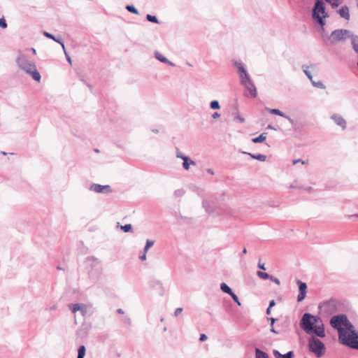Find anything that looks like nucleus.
Here are the masks:
<instances>
[{"label":"nucleus","mask_w":358,"mask_h":358,"mask_svg":"<svg viewBox=\"0 0 358 358\" xmlns=\"http://www.w3.org/2000/svg\"><path fill=\"white\" fill-rule=\"evenodd\" d=\"M300 326L308 334H315L317 337L324 338L326 336L324 324L322 320L310 313L303 315Z\"/></svg>","instance_id":"obj_2"},{"label":"nucleus","mask_w":358,"mask_h":358,"mask_svg":"<svg viewBox=\"0 0 358 358\" xmlns=\"http://www.w3.org/2000/svg\"><path fill=\"white\" fill-rule=\"evenodd\" d=\"M117 312L120 314H124V310L122 308H118Z\"/></svg>","instance_id":"obj_51"},{"label":"nucleus","mask_w":358,"mask_h":358,"mask_svg":"<svg viewBox=\"0 0 358 358\" xmlns=\"http://www.w3.org/2000/svg\"><path fill=\"white\" fill-rule=\"evenodd\" d=\"M64 50V54H65V57H66V60L68 61V62H69V64H71V59L70 56H69V54L66 52V50H65V49H64V50Z\"/></svg>","instance_id":"obj_41"},{"label":"nucleus","mask_w":358,"mask_h":358,"mask_svg":"<svg viewBox=\"0 0 358 358\" xmlns=\"http://www.w3.org/2000/svg\"><path fill=\"white\" fill-rule=\"evenodd\" d=\"M356 6L358 8V0H356Z\"/></svg>","instance_id":"obj_62"},{"label":"nucleus","mask_w":358,"mask_h":358,"mask_svg":"<svg viewBox=\"0 0 358 358\" xmlns=\"http://www.w3.org/2000/svg\"><path fill=\"white\" fill-rule=\"evenodd\" d=\"M357 66H358V62H357Z\"/></svg>","instance_id":"obj_64"},{"label":"nucleus","mask_w":358,"mask_h":358,"mask_svg":"<svg viewBox=\"0 0 358 358\" xmlns=\"http://www.w3.org/2000/svg\"><path fill=\"white\" fill-rule=\"evenodd\" d=\"M311 84H312L314 87H317V88H320V89H322V90H324V89H325V88H326L325 85H324L323 84V83H322V82H321V81H317V82H316V81H315L314 80H313L311 81Z\"/></svg>","instance_id":"obj_27"},{"label":"nucleus","mask_w":358,"mask_h":358,"mask_svg":"<svg viewBox=\"0 0 358 358\" xmlns=\"http://www.w3.org/2000/svg\"><path fill=\"white\" fill-rule=\"evenodd\" d=\"M117 227H120V229H122L124 232H130L132 231V227H131V224H130L122 226L120 224L119 222H117Z\"/></svg>","instance_id":"obj_24"},{"label":"nucleus","mask_w":358,"mask_h":358,"mask_svg":"<svg viewBox=\"0 0 358 358\" xmlns=\"http://www.w3.org/2000/svg\"><path fill=\"white\" fill-rule=\"evenodd\" d=\"M267 129H275L274 127L273 126H271V125H268L267 127Z\"/></svg>","instance_id":"obj_55"},{"label":"nucleus","mask_w":358,"mask_h":358,"mask_svg":"<svg viewBox=\"0 0 358 358\" xmlns=\"http://www.w3.org/2000/svg\"><path fill=\"white\" fill-rule=\"evenodd\" d=\"M255 358H268V355L260 349L255 348Z\"/></svg>","instance_id":"obj_22"},{"label":"nucleus","mask_w":358,"mask_h":358,"mask_svg":"<svg viewBox=\"0 0 358 358\" xmlns=\"http://www.w3.org/2000/svg\"><path fill=\"white\" fill-rule=\"evenodd\" d=\"M32 51L34 54H36V50L34 48H32Z\"/></svg>","instance_id":"obj_59"},{"label":"nucleus","mask_w":358,"mask_h":358,"mask_svg":"<svg viewBox=\"0 0 358 358\" xmlns=\"http://www.w3.org/2000/svg\"><path fill=\"white\" fill-rule=\"evenodd\" d=\"M231 296V298L233 299V300L234 301V302L238 305V306H241V302L239 301V299L237 296L236 294H235L234 292L232 293V294L230 295Z\"/></svg>","instance_id":"obj_36"},{"label":"nucleus","mask_w":358,"mask_h":358,"mask_svg":"<svg viewBox=\"0 0 358 358\" xmlns=\"http://www.w3.org/2000/svg\"><path fill=\"white\" fill-rule=\"evenodd\" d=\"M266 139V133H262L259 136L253 138L252 139V141L253 143H262Z\"/></svg>","instance_id":"obj_21"},{"label":"nucleus","mask_w":358,"mask_h":358,"mask_svg":"<svg viewBox=\"0 0 358 358\" xmlns=\"http://www.w3.org/2000/svg\"><path fill=\"white\" fill-rule=\"evenodd\" d=\"M210 108L213 110L219 109L220 108V103L217 100L212 101L210 103Z\"/></svg>","instance_id":"obj_31"},{"label":"nucleus","mask_w":358,"mask_h":358,"mask_svg":"<svg viewBox=\"0 0 358 358\" xmlns=\"http://www.w3.org/2000/svg\"><path fill=\"white\" fill-rule=\"evenodd\" d=\"M297 284L299 285V293L297 296V301L299 302L302 301L306 295V289H307V285L305 282H301V280H297Z\"/></svg>","instance_id":"obj_11"},{"label":"nucleus","mask_w":358,"mask_h":358,"mask_svg":"<svg viewBox=\"0 0 358 358\" xmlns=\"http://www.w3.org/2000/svg\"><path fill=\"white\" fill-rule=\"evenodd\" d=\"M207 340V336L204 334H202L200 335L199 341H205Z\"/></svg>","instance_id":"obj_44"},{"label":"nucleus","mask_w":358,"mask_h":358,"mask_svg":"<svg viewBox=\"0 0 358 358\" xmlns=\"http://www.w3.org/2000/svg\"><path fill=\"white\" fill-rule=\"evenodd\" d=\"M154 243H155V241H150V240H147L145 248H144L145 252H147L148 250H149V248L150 247H152L154 245Z\"/></svg>","instance_id":"obj_34"},{"label":"nucleus","mask_w":358,"mask_h":358,"mask_svg":"<svg viewBox=\"0 0 358 358\" xmlns=\"http://www.w3.org/2000/svg\"><path fill=\"white\" fill-rule=\"evenodd\" d=\"M43 35L48 38H50V39H52L53 41H55V42L59 43L61 45H62V48L63 50H64V43L62 41L61 39L58 38H56L54 35H52V34L50 33H48L47 31H44L43 32Z\"/></svg>","instance_id":"obj_18"},{"label":"nucleus","mask_w":358,"mask_h":358,"mask_svg":"<svg viewBox=\"0 0 358 358\" xmlns=\"http://www.w3.org/2000/svg\"><path fill=\"white\" fill-rule=\"evenodd\" d=\"M308 341L309 350L313 352L317 357H321L324 355L325 345L319 338L313 336L308 338Z\"/></svg>","instance_id":"obj_6"},{"label":"nucleus","mask_w":358,"mask_h":358,"mask_svg":"<svg viewBox=\"0 0 358 358\" xmlns=\"http://www.w3.org/2000/svg\"><path fill=\"white\" fill-rule=\"evenodd\" d=\"M266 110H268L269 111L270 113L271 114H273V115H279V116H281L282 117H285L286 118L291 124H294V120L292 119L289 116L287 115L286 114H285L284 113H282L281 110H280L279 109H276V108H273V109H269V108H266Z\"/></svg>","instance_id":"obj_14"},{"label":"nucleus","mask_w":358,"mask_h":358,"mask_svg":"<svg viewBox=\"0 0 358 358\" xmlns=\"http://www.w3.org/2000/svg\"><path fill=\"white\" fill-rule=\"evenodd\" d=\"M126 9L134 14H138V10L133 5H127Z\"/></svg>","instance_id":"obj_32"},{"label":"nucleus","mask_w":358,"mask_h":358,"mask_svg":"<svg viewBox=\"0 0 358 358\" xmlns=\"http://www.w3.org/2000/svg\"><path fill=\"white\" fill-rule=\"evenodd\" d=\"M350 31L347 29H336L331 34H322V39L327 46L336 45L350 38Z\"/></svg>","instance_id":"obj_4"},{"label":"nucleus","mask_w":358,"mask_h":358,"mask_svg":"<svg viewBox=\"0 0 358 358\" xmlns=\"http://www.w3.org/2000/svg\"><path fill=\"white\" fill-rule=\"evenodd\" d=\"M182 160H183L182 167L185 170H188L189 169L190 164H192V165L196 164L195 162L189 159V158L188 157H186Z\"/></svg>","instance_id":"obj_20"},{"label":"nucleus","mask_w":358,"mask_h":358,"mask_svg":"<svg viewBox=\"0 0 358 358\" xmlns=\"http://www.w3.org/2000/svg\"><path fill=\"white\" fill-rule=\"evenodd\" d=\"M268 279H270L272 282H275L278 285H280V284L279 279L273 275H270V278Z\"/></svg>","instance_id":"obj_38"},{"label":"nucleus","mask_w":358,"mask_h":358,"mask_svg":"<svg viewBox=\"0 0 358 358\" xmlns=\"http://www.w3.org/2000/svg\"><path fill=\"white\" fill-rule=\"evenodd\" d=\"M155 57L161 62L169 64L171 66H175V64L172 62L169 61L168 59H166V57H165L164 55H162L160 52L157 51L155 52Z\"/></svg>","instance_id":"obj_16"},{"label":"nucleus","mask_w":358,"mask_h":358,"mask_svg":"<svg viewBox=\"0 0 358 358\" xmlns=\"http://www.w3.org/2000/svg\"><path fill=\"white\" fill-rule=\"evenodd\" d=\"M332 328L338 331L339 342L350 348L358 350V331L344 314L333 316L330 319Z\"/></svg>","instance_id":"obj_1"},{"label":"nucleus","mask_w":358,"mask_h":358,"mask_svg":"<svg viewBox=\"0 0 358 358\" xmlns=\"http://www.w3.org/2000/svg\"><path fill=\"white\" fill-rule=\"evenodd\" d=\"M146 253L147 252H144L143 254L139 257L141 260L143 261L146 259Z\"/></svg>","instance_id":"obj_49"},{"label":"nucleus","mask_w":358,"mask_h":358,"mask_svg":"<svg viewBox=\"0 0 358 358\" xmlns=\"http://www.w3.org/2000/svg\"><path fill=\"white\" fill-rule=\"evenodd\" d=\"M153 131H154L155 133H157V132H158V130H157V129H156V130H153Z\"/></svg>","instance_id":"obj_63"},{"label":"nucleus","mask_w":358,"mask_h":358,"mask_svg":"<svg viewBox=\"0 0 358 358\" xmlns=\"http://www.w3.org/2000/svg\"><path fill=\"white\" fill-rule=\"evenodd\" d=\"M15 62L20 69L30 75L34 80L40 82L41 76L37 71L36 63L34 60L28 59L24 55L20 54L17 57Z\"/></svg>","instance_id":"obj_3"},{"label":"nucleus","mask_w":358,"mask_h":358,"mask_svg":"<svg viewBox=\"0 0 358 358\" xmlns=\"http://www.w3.org/2000/svg\"><path fill=\"white\" fill-rule=\"evenodd\" d=\"M203 207L206 209V212H208V213L212 212V210H210V207L208 203V201L207 200L203 201Z\"/></svg>","instance_id":"obj_35"},{"label":"nucleus","mask_w":358,"mask_h":358,"mask_svg":"<svg viewBox=\"0 0 358 358\" xmlns=\"http://www.w3.org/2000/svg\"><path fill=\"white\" fill-rule=\"evenodd\" d=\"M246 253H247V249L245 248H244L243 250V254H246Z\"/></svg>","instance_id":"obj_57"},{"label":"nucleus","mask_w":358,"mask_h":358,"mask_svg":"<svg viewBox=\"0 0 358 358\" xmlns=\"http://www.w3.org/2000/svg\"><path fill=\"white\" fill-rule=\"evenodd\" d=\"M236 120H238L239 122H245V118L241 117V115H238L236 117H235Z\"/></svg>","instance_id":"obj_45"},{"label":"nucleus","mask_w":358,"mask_h":358,"mask_svg":"<svg viewBox=\"0 0 358 358\" xmlns=\"http://www.w3.org/2000/svg\"><path fill=\"white\" fill-rule=\"evenodd\" d=\"M268 320L271 321V327H273V324L275 323V319L273 318V317H268L267 318Z\"/></svg>","instance_id":"obj_48"},{"label":"nucleus","mask_w":358,"mask_h":358,"mask_svg":"<svg viewBox=\"0 0 358 358\" xmlns=\"http://www.w3.org/2000/svg\"><path fill=\"white\" fill-rule=\"evenodd\" d=\"M331 119L334 121V122L342 127L343 129L346 127V122L345 120L339 115L334 114L331 115Z\"/></svg>","instance_id":"obj_13"},{"label":"nucleus","mask_w":358,"mask_h":358,"mask_svg":"<svg viewBox=\"0 0 358 358\" xmlns=\"http://www.w3.org/2000/svg\"><path fill=\"white\" fill-rule=\"evenodd\" d=\"M308 66H303V73L306 74V76L308 78V79L311 82L313 80V78L312 73H310V71L308 70Z\"/></svg>","instance_id":"obj_29"},{"label":"nucleus","mask_w":358,"mask_h":358,"mask_svg":"<svg viewBox=\"0 0 358 358\" xmlns=\"http://www.w3.org/2000/svg\"><path fill=\"white\" fill-rule=\"evenodd\" d=\"M258 267L262 270H266V268H265V266H264V264H262L260 262V261L258 262Z\"/></svg>","instance_id":"obj_47"},{"label":"nucleus","mask_w":358,"mask_h":358,"mask_svg":"<svg viewBox=\"0 0 358 358\" xmlns=\"http://www.w3.org/2000/svg\"><path fill=\"white\" fill-rule=\"evenodd\" d=\"M127 322H128L129 324L131 323V321H130V319L129 318L128 320H127Z\"/></svg>","instance_id":"obj_61"},{"label":"nucleus","mask_w":358,"mask_h":358,"mask_svg":"<svg viewBox=\"0 0 358 358\" xmlns=\"http://www.w3.org/2000/svg\"><path fill=\"white\" fill-rule=\"evenodd\" d=\"M208 172L209 173H210V174H213V170H212V169H208Z\"/></svg>","instance_id":"obj_56"},{"label":"nucleus","mask_w":358,"mask_h":358,"mask_svg":"<svg viewBox=\"0 0 358 358\" xmlns=\"http://www.w3.org/2000/svg\"><path fill=\"white\" fill-rule=\"evenodd\" d=\"M275 301H274V300H271V301H270V303H269V306H268V307H269V308H272L273 306H275Z\"/></svg>","instance_id":"obj_50"},{"label":"nucleus","mask_w":358,"mask_h":358,"mask_svg":"<svg viewBox=\"0 0 358 358\" xmlns=\"http://www.w3.org/2000/svg\"><path fill=\"white\" fill-rule=\"evenodd\" d=\"M90 190L96 193H109L112 191L109 185H101L96 183L90 185Z\"/></svg>","instance_id":"obj_10"},{"label":"nucleus","mask_w":358,"mask_h":358,"mask_svg":"<svg viewBox=\"0 0 358 358\" xmlns=\"http://www.w3.org/2000/svg\"><path fill=\"white\" fill-rule=\"evenodd\" d=\"M0 27L6 29L7 27V23L3 17L0 18Z\"/></svg>","instance_id":"obj_37"},{"label":"nucleus","mask_w":358,"mask_h":358,"mask_svg":"<svg viewBox=\"0 0 358 358\" xmlns=\"http://www.w3.org/2000/svg\"><path fill=\"white\" fill-rule=\"evenodd\" d=\"M328 17L329 14L326 11L323 0H316L313 8L312 18L321 26L323 31L326 24L325 19Z\"/></svg>","instance_id":"obj_5"},{"label":"nucleus","mask_w":358,"mask_h":358,"mask_svg":"<svg viewBox=\"0 0 358 358\" xmlns=\"http://www.w3.org/2000/svg\"><path fill=\"white\" fill-rule=\"evenodd\" d=\"M352 45L354 50L358 53V36H355L352 40Z\"/></svg>","instance_id":"obj_28"},{"label":"nucleus","mask_w":358,"mask_h":358,"mask_svg":"<svg viewBox=\"0 0 358 358\" xmlns=\"http://www.w3.org/2000/svg\"><path fill=\"white\" fill-rule=\"evenodd\" d=\"M322 307L324 311L327 314H332L336 311V303L332 300L324 302Z\"/></svg>","instance_id":"obj_12"},{"label":"nucleus","mask_w":358,"mask_h":358,"mask_svg":"<svg viewBox=\"0 0 358 358\" xmlns=\"http://www.w3.org/2000/svg\"><path fill=\"white\" fill-rule=\"evenodd\" d=\"M85 347L84 345H80L78 350V357L77 358H84L85 355Z\"/></svg>","instance_id":"obj_25"},{"label":"nucleus","mask_w":358,"mask_h":358,"mask_svg":"<svg viewBox=\"0 0 358 358\" xmlns=\"http://www.w3.org/2000/svg\"><path fill=\"white\" fill-rule=\"evenodd\" d=\"M146 19L149 22H154V23H159L158 19L155 16H154V15H151L150 14H148L146 15Z\"/></svg>","instance_id":"obj_33"},{"label":"nucleus","mask_w":358,"mask_h":358,"mask_svg":"<svg viewBox=\"0 0 358 358\" xmlns=\"http://www.w3.org/2000/svg\"><path fill=\"white\" fill-rule=\"evenodd\" d=\"M233 65L238 70V72L239 73V77H240L241 82L243 80L246 79V78H249L250 77V76H249L247 70L245 69L243 62H238V61H233Z\"/></svg>","instance_id":"obj_8"},{"label":"nucleus","mask_w":358,"mask_h":358,"mask_svg":"<svg viewBox=\"0 0 358 358\" xmlns=\"http://www.w3.org/2000/svg\"><path fill=\"white\" fill-rule=\"evenodd\" d=\"M241 83L247 90V92L245 93V95L246 96H250L252 98H255L257 96V88L250 77L246 78V79H245V80H243L241 82Z\"/></svg>","instance_id":"obj_7"},{"label":"nucleus","mask_w":358,"mask_h":358,"mask_svg":"<svg viewBox=\"0 0 358 358\" xmlns=\"http://www.w3.org/2000/svg\"><path fill=\"white\" fill-rule=\"evenodd\" d=\"M56 308H57V306L55 305H54L53 306L50 307L48 309L51 310H55Z\"/></svg>","instance_id":"obj_54"},{"label":"nucleus","mask_w":358,"mask_h":358,"mask_svg":"<svg viewBox=\"0 0 358 358\" xmlns=\"http://www.w3.org/2000/svg\"><path fill=\"white\" fill-rule=\"evenodd\" d=\"M257 275L259 278L263 279V280H266V279H268L270 278V275L267 273H265V272H263V271H257Z\"/></svg>","instance_id":"obj_30"},{"label":"nucleus","mask_w":358,"mask_h":358,"mask_svg":"<svg viewBox=\"0 0 358 358\" xmlns=\"http://www.w3.org/2000/svg\"><path fill=\"white\" fill-rule=\"evenodd\" d=\"M270 331H271V332L274 333V334H278V331H276L275 330V329H274L273 327H271V328Z\"/></svg>","instance_id":"obj_52"},{"label":"nucleus","mask_w":358,"mask_h":358,"mask_svg":"<svg viewBox=\"0 0 358 358\" xmlns=\"http://www.w3.org/2000/svg\"><path fill=\"white\" fill-rule=\"evenodd\" d=\"M127 322H128L129 324L131 323V321H130V319L129 318L128 320H127Z\"/></svg>","instance_id":"obj_60"},{"label":"nucleus","mask_w":358,"mask_h":358,"mask_svg":"<svg viewBox=\"0 0 358 358\" xmlns=\"http://www.w3.org/2000/svg\"><path fill=\"white\" fill-rule=\"evenodd\" d=\"M176 157L178 158L183 159L187 156L184 155L178 149L176 150Z\"/></svg>","instance_id":"obj_39"},{"label":"nucleus","mask_w":358,"mask_h":358,"mask_svg":"<svg viewBox=\"0 0 358 358\" xmlns=\"http://www.w3.org/2000/svg\"><path fill=\"white\" fill-rule=\"evenodd\" d=\"M220 289L223 292L227 293L229 295L232 294L233 293L231 289L224 282L221 283Z\"/></svg>","instance_id":"obj_23"},{"label":"nucleus","mask_w":358,"mask_h":358,"mask_svg":"<svg viewBox=\"0 0 358 358\" xmlns=\"http://www.w3.org/2000/svg\"><path fill=\"white\" fill-rule=\"evenodd\" d=\"M69 308L73 313L80 311L83 316L87 314V307L84 303H71L69 305Z\"/></svg>","instance_id":"obj_9"},{"label":"nucleus","mask_w":358,"mask_h":358,"mask_svg":"<svg viewBox=\"0 0 358 358\" xmlns=\"http://www.w3.org/2000/svg\"><path fill=\"white\" fill-rule=\"evenodd\" d=\"M338 14L340 15V16L347 20H348L350 19V11H349V8L348 6L345 5V6H343L338 10Z\"/></svg>","instance_id":"obj_15"},{"label":"nucleus","mask_w":358,"mask_h":358,"mask_svg":"<svg viewBox=\"0 0 358 358\" xmlns=\"http://www.w3.org/2000/svg\"><path fill=\"white\" fill-rule=\"evenodd\" d=\"M184 194V191L182 189H178L175 192L176 196H182Z\"/></svg>","instance_id":"obj_42"},{"label":"nucleus","mask_w":358,"mask_h":358,"mask_svg":"<svg viewBox=\"0 0 358 358\" xmlns=\"http://www.w3.org/2000/svg\"><path fill=\"white\" fill-rule=\"evenodd\" d=\"M325 1L331 4L333 8H336L343 2V0H325Z\"/></svg>","instance_id":"obj_26"},{"label":"nucleus","mask_w":358,"mask_h":358,"mask_svg":"<svg viewBox=\"0 0 358 358\" xmlns=\"http://www.w3.org/2000/svg\"><path fill=\"white\" fill-rule=\"evenodd\" d=\"M311 189H312V187H309L306 188V190L310 191Z\"/></svg>","instance_id":"obj_58"},{"label":"nucleus","mask_w":358,"mask_h":358,"mask_svg":"<svg viewBox=\"0 0 358 358\" xmlns=\"http://www.w3.org/2000/svg\"><path fill=\"white\" fill-rule=\"evenodd\" d=\"M301 163L302 164H304L306 162L304 161H303L302 159H294L293 161V164H296L297 163Z\"/></svg>","instance_id":"obj_43"},{"label":"nucleus","mask_w":358,"mask_h":358,"mask_svg":"<svg viewBox=\"0 0 358 358\" xmlns=\"http://www.w3.org/2000/svg\"><path fill=\"white\" fill-rule=\"evenodd\" d=\"M271 308L268 307V308L266 309V314L267 315H270L271 314Z\"/></svg>","instance_id":"obj_53"},{"label":"nucleus","mask_w":358,"mask_h":358,"mask_svg":"<svg viewBox=\"0 0 358 358\" xmlns=\"http://www.w3.org/2000/svg\"><path fill=\"white\" fill-rule=\"evenodd\" d=\"M182 311V308H178L175 310V312H174V316H178L179 314H180Z\"/></svg>","instance_id":"obj_40"},{"label":"nucleus","mask_w":358,"mask_h":358,"mask_svg":"<svg viewBox=\"0 0 358 358\" xmlns=\"http://www.w3.org/2000/svg\"><path fill=\"white\" fill-rule=\"evenodd\" d=\"M243 153L247 154V155H250L252 159L259 160L260 162H265L266 159V156L264 155H262V154L255 155V154H252V153H249V152H244Z\"/></svg>","instance_id":"obj_19"},{"label":"nucleus","mask_w":358,"mask_h":358,"mask_svg":"<svg viewBox=\"0 0 358 358\" xmlns=\"http://www.w3.org/2000/svg\"><path fill=\"white\" fill-rule=\"evenodd\" d=\"M273 354L275 358H293L294 352L292 351H289L285 355H282L278 350H273Z\"/></svg>","instance_id":"obj_17"},{"label":"nucleus","mask_w":358,"mask_h":358,"mask_svg":"<svg viewBox=\"0 0 358 358\" xmlns=\"http://www.w3.org/2000/svg\"><path fill=\"white\" fill-rule=\"evenodd\" d=\"M220 117V114L219 113H217V112H215V113H213V115H212V117H213V119H217V118H218V117Z\"/></svg>","instance_id":"obj_46"}]
</instances>
